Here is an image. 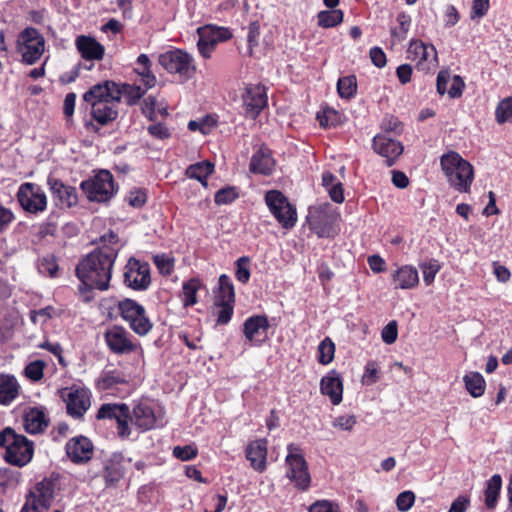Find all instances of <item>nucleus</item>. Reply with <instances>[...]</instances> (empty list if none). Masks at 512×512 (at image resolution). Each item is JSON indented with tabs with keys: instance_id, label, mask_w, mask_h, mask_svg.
I'll return each mask as SVG.
<instances>
[{
	"instance_id": "nucleus-1",
	"label": "nucleus",
	"mask_w": 512,
	"mask_h": 512,
	"mask_svg": "<svg viewBox=\"0 0 512 512\" xmlns=\"http://www.w3.org/2000/svg\"><path fill=\"white\" fill-rule=\"evenodd\" d=\"M95 250L84 257L76 267V275L89 289L107 290L112 269L120 251L118 235L113 231L102 235Z\"/></svg>"
},
{
	"instance_id": "nucleus-2",
	"label": "nucleus",
	"mask_w": 512,
	"mask_h": 512,
	"mask_svg": "<svg viewBox=\"0 0 512 512\" xmlns=\"http://www.w3.org/2000/svg\"><path fill=\"white\" fill-rule=\"evenodd\" d=\"M440 164L448 183L458 192H468L474 179L473 166L454 151L441 156Z\"/></svg>"
},
{
	"instance_id": "nucleus-3",
	"label": "nucleus",
	"mask_w": 512,
	"mask_h": 512,
	"mask_svg": "<svg viewBox=\"0 0 512 512\" xmlns=\"http://www.w3.org/2000/svg\"><path fill=\"white\" fill-rule=\"evenodd\" d=\"M0 447L5 449L6 462L14 466L23 467L33 458V442L24 435L17 434L12 428H5L0 433Z\"/></svg>"
},
{
	"instance_id": "nucleus-4",
	"label": "nucleus",
	"mask_w": 512,
	"mask_h": 512,
	"mask_svg": "<svg viewBox=\"0 0 512 512\" xmlns=\"http://www.w3.org/2000/svg\"><path fill=\"white\" fill-rule=\"evenodd\" d=\"M287 451L285 458L286 477L298 490H308L311 484V476L301 448L296 444H289Z\"/></svg>"
},
{
	"instance_id": "nucleus-5",
	"label": "nucleus",
	"mask_w": 512,
	"mask_h": 512,
	"mask_svg": "<svg viewBox=\"0 0 512 512\" xmlns=\"http://www.w3.org/2000/svg\"><path fill=\"white\" fill-rule=\"evenodd\" d=\"M16 51L23 63L33 65L45 51V39L36 28L27 27L18 34Z\"/></svg>"
},
{
	"instance_id": "nucleus-6",
	"label": "nucleus",
	"mask_w": 512,
	"mask_h": 512,
	"mask_svg": "<svg viewBox=\"0 0 512 512\" xmlns=\"http://www.w3.org/2000/svg\"><path fill=\"white\" fill-rule=\"evenodd\" d=\"M158 61L166 71L185 80L192 78L196 70L193 57L181 49L169 50L159 55Z\"/></svg>"
},
{
	"instance_id": "nucleus-7",
	"label": "nucleus",
	"mask_w": 512,
	"mask_h": 512,
	"mask_svg": "<svg viewBox=\"0 0 512 512\" xmlns=\"http://www.w3.org/2000/svg\"><path fill=\"white\" fill-rule=\"evenodd\" d=\"M265 202L279 224L285 229H291L297 222V212L288 199L277 190L268 191Z\"/></svg>"
},
{
	"instance_id": "nucleus-8",
	"label": "nucleus",
	"mask_w": 512,
	"mask_h": 512,
	"mask_svg": "<svg viewBox=\"0 0 512 512\" xmlns=\"http://www.w3.org/2000/svg\"><path fill=\"white\" fill-rule=\"evenodd\" d=\"M81 188L91 201L105 202L115 191L113 176L109 171L102 170L94 178L83 181Z\"/></svg>"
},
{
	"instance_id": "nucleus-9",
	"label": "nucleus",
	"mask_w": 512,
	"mask_h": 512,
	"mask_svg": "<svg viewBox=\"0 0 512 512\" xmlns=\"http://www.w3.org/2000/svg\"><path fill=\"white\" fill-rule=\"evenodd\" d=\"M122 318L129 323L130 328L138 335H146L152 328L143 306L131 299H125L118 305Z\"/></svg>"
},
{
	"instance_id": "nucleus-10",
	"label": "nucleus",
	"mask_w": 512,
	"mask_h": 512,
	"mask_svg": "<svg viewBox=\"0 0 512 512\" xmlns=\"http://www.w3.org/2000/svg\"><path fill=\"white\" fill-rule=\"evenodd\" d=\"M20 206L29 213L43 212L47 207V197L41 187L34 183H23L17 192Z\"/></svg>"
},
{
	"instance_id": "nucleus-11",
	"label": "nucleus",
	"mask_w": 512,
	"mask_h": 512,
	"mask_svg": "<svg viewBox=\"0 0 512 512\" xmlns=\"http://www.w3.org/2000/svg\"><path fill=\"white\" fill-rule=\"evenodd\" d=\"M129 417L130 411L126 404H103L97 412V419H114L117 422V432L121 438H128L131 435V429L128 424Z\"/></svg>"
},
{
	"instance_id": "nucleus-12",
	"label": "nucleus",
	"mask_w": 512,
	"mask_h": 512,
	"mask_svg": "<svg viewBox=\"0 0 512 512\" xmlns=\"http://www.w3.org/2000/svg\"><path fill=\"white\" fill-rule=\"evenodd\" d=\"M61 397L66 403L68 414L74 418H81L90 407L89 392L84 388H65L61 391Z\"/></svg>"
},
{
	"instance_id": "nucleus-13",
	"label": "nucleus",
	"mask_w": 512,
	"mask_h": 512,
	"mask_svg": "<svg viewBox=\"0 0 512 512\" xmlns=\"http://www.w3.org/2000/svg\"><path fill=\"white\" fill-rule=\"evenodd\" d=\"M124 273L125 284L134 290H145L150 285V268L146 262L130 258Z\"/></svg>"
},
{
	"instance_id": "nucleus-14",
	"label": "nucleus",
	"mask_w": 512,
	"mask_h": 512,
	"mask_svg": "<svg viewBox=\"0 0 512 512\" xmlns=\"http://www.w3.org/2000/svg\"><path fill=\"white\" fill-rule=\"evenodd\" d=\"M105 341L115 354H130L137 349L129 332L121 326H113L105 332Z\"/></svg>"
},
{
	"instance_id": "nucleus-15",
	"label": "nucleus",
	"mask_w": 512,
	"mask_h": 512,
	"mask_svg": "<svg viewBox=\"0 0 512 512\" xmlns=\"http://www.w3.org/2000/svg\"><path fill=\"white\" fill-rule=\"evenodd\" d=\"M83 99L89 105H95L98 102L106 103V101L121 100L119 84L109 80L95 84L84 93Z\"/></svg>"
},
{
	"instance_id": "nucleus-16",
	"label": "nucleus",
	"mask_w": 512,
	"mask_h": 512,
	"mask_svg": "<svg viewBox=\"0 0 512 512\" xmlns=\"http://www.w3.org/2000/svg\"><path fill=\"white\" fill-rule=\"evenodd\" d=\"M160 414H157L154 407L148 402H139L133 408L128 418V423L135 425L140 431H147L157 427Z\"/></svg>"
},
{
	"instance_id": "nucleus-17",
	"label": "nucleus",
	"mask_w": 512,
	"mask_h": 512,
	"mask_svg": "<svg viewBox=\"0 0 512 512\" xmlns=\"http://www.w3.org/2000/svg\"><path fill=\"white\" fill-rule=\"evenodd\" d=\"M243 104L246 113L255 118L267 105L266 88L260 84H250L245 88Z\"/></svg>"
},
{
	"instance_id": "nucleus-18",
	"label": "nucleus",
	"mask_w": 512,
	"mask_h": 512,
	"mask_svg": "<svg viewBox=\"0 0 512 512\" xmlns=\"http://www.w3.org/2000/svg\"><path fill=\"white\" fill-rule=\"evenodd\" d=\"M269 322L266 316L256 315L244 322V335L253 345H261L268 337Z\"/></svg>"
},
{
	"instance_id": "nucleus-19",
	"label": "nucleus",
	"mask_w": 512,
	"mask_h": 512,
	"mask_svg": "<svg viewBox=\"0 0 512 512\" xmlns=\"http://www.w3.org/2000/svg\"><path fill=\"white\" fill-rule=\"evenodd\" d=\"M408 58L417 62V66L421 70H429L430 66L427 62L434 63L437 61V51L433 45H426L422 41L414 40L410 42L407 50Z\"/></svg>"
},
{
	"instance_id": "nucleus-20",
	"label": "nucleus",
	"mask_w": 512,
	"mask_h": 512,
	"mask_svg": "<svg viewBox=\"0 0 512 512\" xmlns=\"http://www.w3.org/2000/svg\"><path fill=\"white\" fill-rule=\"evenodd\" d=\"M373 149L386 159L388 166H392L403 152L402 144L386 135H376L373 138Z\"/></svg>"
},
{
	"instance_id": "nucleus-21",
	"label": "nucleus",
	"mask_w": 512,
	"mask_h": 512,
	"mask_svg": "<svg viewBox=\"0 0 512 512\" xmlns=\"http://www.w3.org/2000/svg\"><path fill=\"white\" fill-rule=\"evenodd\" d=\"M66 453L72 462L84 463L93 456V444L87 437H74L67 442Z\"/></svg>"
},
{
	"instance_id": "nucleus-22",
	"label": "nucleus",
	"mask_w": 512,
	"mask_h": 512,
	"mask_svg": "<svg viewBox=\"0 0 512 512\" xmlns=\"http://www.w3.org/2000/svg\"><path fill=\"white\" fill-rule=\"evenodd\" d=\"M309 227L318 237H332L335 233L333 224L335 216L322 210L310 212L307 217Z\"/></svg>"
},
{
	"instance_id": "nucleus-23",
	"label": "nucleus",
	"mask_w": 512,
	"mask_h": 512,
	"mask_svg": "<svg viewBox=\"0 0 512 512\" xmlns=\"http://www.w3.org/2000/svg\"><path fill=\"white\" fill-rule=\"evenodd\" d=\"M121 100L106 101V103L91 104L92 119L100 126H107L114 122L119 115V104Z\"/></svg>"
},
{
	"instance_id": "nucleus-24",
	"label": "nucleus",
	"mask_w": 512,
	"mask_h": 512,
	"mask_svg": "<svg viewBox=\"0 0 512 512\" xmlns=\"http://www.w3.org/2000/svg\"><path fill=\"white\" fill-rule=\"evenodd\" d=\"M320 389L322 394L327 395L333 405H338L342 401L343 384L340 375L335 371H330L321 379Z\"/></svg>"
},
{
	"instance_id": "nucleus-25",
	"label": "nucleus",
	"mask_w": 512,
	"mask_h": 512,
	"mask_svg": "<svg viewBox=\"0 0 512 512\" xmlns=\"http://www.w3.org/2000/svg\"><path fill=\"white\" fill-rule=\"evenodd\" d=\"M48 185L53 196L57 199L58 206L71 207L77 203L75 188L67 186L55 178H48Z\"/></svg>"
},
{
	"instance_id": "nucleus-26",
	"label": "nucleus",
	"mask_w": 512,
	"mask_h": 512,
	"mask_svg": "<svg viewBox=\"0 0 512 512\" xmlns=\"http://www.w3.org/2000/svg\"><path fill=\"white\" fill-rule=\"evenodd\" d=\"M75 44L82 58L86 60H101L104 56V46L91 36H78Z\"/></svg>"
},
{
	"instance_id": "nucleus-27",
	"label": "nucleus",
	"mask_w": 512,
	"mask_h": 512,
	"mask_svg": "<svg viewBox=\"0 0 512 512\" xmlns=\"http://www.w3.org/2000/svg\"><path fill=\"white\" fill-rule=\"evenodd\" d=\"M250 171L262 175L272 174L275 168V160L272 157L271 150L267 147H260L252 156L250 161Z\"/></svg>"
},
{
	"instance_id": "nucleus-28",
	"label": "nucleus",
	"mask_w": 512,
	"mask_h": 512,
	"mask_svg": "<svg viewBox=\"0 0 512 512\" xmlns=\"http://www.w3.org/2000/svg\"><path fill=\"white\" fill-rule=\"evenodd\" d=\"M246 458L254 470L263 472L266 469L267 441L260 439L248 444Z\"/></svg>"
},
{
	"instance_id": "nucleus-29",
	"label": "nucleus",
	"mask_w": 512,
	"mask_h": 512,
	"mask_svg": "<svg viewBox=\"0 0 512 512\" xmlns=\"http://www.w3.org/2000/svg\"><path fill=\"white\" fill-rule=\"evenodd\" d=\"M49 424V419L43 410L39 408H30L24 415L23 426L29 434H39L44 432Z\"/></svg>"
},
{
	"instance_id": "nucleus-30",
	"label": "nucleus",
	"mask_w": 512,
	"mask_h": 512,
	"mask_svg": "<svg viewBox=\"0 0 512 512\" xmlns=\"http://www.w3.org/2000/svg\"><path fill=\"white\" fill-rule=\"evenodd\" d=\"M392 280L396 289H412L419 283L418 271L415 267L404 265L392 274Z\"/></svg>"
},
{
	"instance_id": "nucleus-31",
	"label": "nucleus",
	"mask_w": 512,
	"mask_h": 512,
	"mask_svg": "<svg viewBox=\"0 0 512 512\" xmlns=\"http://www.w3.org/2000/svg\"><path fill=\"white\" fill-rule=\"evenodd\" d=\"M19 384L14 376L0 374V404L8 405L19 394Z\"/></svg>"
},
{
	"instance_id": "nucleus-32",
	"label": "nucleus",
	"mask_w": 512,
	"mask_h": 512,
	"mask_svg": "<svg viewBox=\"0 0 512 512\" xmlns=\"http://www.w3.org/2000/svg\"><path fill=\"white\" fill-rule=\"evenodd\" d=\"M125 469L122 462L117 458H112L105 466L103 478L106 487H114L124 477Z\"/></svg>"
},
{
	"instance_id": "nucleus-33",
	"label": "nucleus",
	"mask_w": 512,
	"mask_h": 512,
	"mask_svg": "<svg viewBox=\"0 0 512 512\" xmlns=\"http://www.w3.org/2000/svg\"><path fill=\"white\" fill-rule=\"evenodd\" d=\"M199 36L208 40L215 46L223 41H226L231 38L232 34L230 30L226 27H219L215 25H206L204 27L198 28Z\"/></svg>"
},
{
	"instance_id": "nucleus-34",
	"label": "nucleus",
	"mask_w": 512,
	"mask_h": 512,
	"mask_svg": "<svg viewBox=\"0 0 512 512\" xmlns=\"http://www.w3.org/2000/svg\"><path fill=\"white\" fill-rule=\"evenodd\" d=\"M502 486V478L499 474L493 475L488 481L485 489V504L488 509H494Z\"/></svg>"
},
{
	"instance_id": "nucleus-35",
	"label": "nucleus",
	"mask_w": 512,
	"mask_h": 512,
	"mask_svg": "<svg viewBox=\"0 0 512 512\" xmlns=\"http://www.w3.org/2000/svg\"><path fill=\"white\" fill-rule=\"evenodd\" d=\"M235 301L234 287L231 279L226 275L222 274L219 277V291L216 296V304H233Z\"/></svg>"
},
{
	"instance_id": "nucleus-36",
	"label": "nucleus",
	"mask_w": 512,
	"mask_h": 512,
	"mask_svg": "<svg viewBox=\"0 0 512 512\" xmlns=\"http://www.w3.org/2000/svg\"><path fill=\"white\" fill-rule=\"evenodd\" d=\"M465 387L469 394L474 397H480L485 391V380L483 376L478 372H470L463 378Z\"/></svg>"
},
{
	"instance_id": "nucleus-37",
	"label": "nucleus",
	"mask_w": 512,
	"mask_h": 512,
	"mask_svg": "<svg viewBox=\"0 0 512 512\" xmlns=\"http://www.w3.org/2000/svg\"><path fill=\"white\" fill-rule=\"evenodd\" d=\"M214 164L208 161L198 162L190 165L186 170V175L189 178L196 179L201 182L204 186L207 185V177L213 172Z\"/></svg>"
},
{
	"instance_id": "nucleus-38",
	"label": "nucleus",
	"mask_w": 512,
	"mask_h": 512,
	"mask_svg": "<svg viewBox=\"0 0 512 512\" xmlns=\"http://www.w3.org/2000/svg\"><path fill=\"white\" fill-rule=\"evenodd\" d=\"M55 484L50 479H43L38 482L30 492L34 493L36 497H39L42 500V503H46L51 506L52 500L54 498Z\"/></svg>"
},
{
	"instance_id": "nucleus-39",
	"label": "nucleus",
	"mask_w": 512,
	"mask_h": 512,
	"mask_svg": "<svg viewBox=\"0 0 512 512\" xmlns=\"http://www.w3.org/2000/svg\"><path fill=\"white\" fill-rule=\"evenodd\" d=\"M343 17L344 14L339 9L320 11L317 15L318 25L323 28H332L342 23Z\"/></svg>"
},
{
	"instance_id": "nucleus-40",
	"label": "nucleus",
	"mask_w": 512,
	"mask_h": 512,
	"mask_svg": "<svg viewBox=\"0 0 512 512\" xmlns=\"http://www.w3.org/2000/svg\"><path fill=\"white\" fill-rule=\"evenodd\" d=\"M200 287L201 283L198 279H190L183 284L182 301L185 307L196 304V294Z\"/></svg>"
},
{
	"instance_id": "nucleus-41",
	"label": "nucleus",
	"mask_w": 512,
	"mask_h": 512,
	"mask_svg": "<svg viewBox=\"0 0 512 512\" xmlns=\"http://www.w3.org/2000/svg\"><path fill=\"white\" fill-rule=\"evenodd\" d=\"M125 377L117 371H108L102 375V377L98 380L97 385L99 389L109 390L113 389L119 384L126 383Z\"/></svg>"
},
{
	"instance_id": "nucleus-42",
	"label": "nucleus",
	"mask_w": 512,
	"mask_h": 512,
	"mask_svg": "<svg viewBox=\"0 0 512 512\" xmlns=\"http://www.w3.org/2000/svg\"><path fill=\"white\" fill-rule=\"evenodd\" d=\"M397 22L399 25L392 29L391 36L393 40L400 42L407 37L411 25V17L402 12L397 16Z\"/></svg>"
},
{
	"instance_id": "nucleus-43",
	"label": "nucleus",
	"mask_w": 512,
	"mask_h": 512,
	"mask_svg": "<svg viewBox=\"0 0 512 512\" xmlns=\"http://www.w3.org/2000/svg\"><path fill=\"white\" fill-rule=\"evenodd\" d=\"M496 121L499 124L512 123V96L499 102L495 111Z\"/></svg>"
},
{
	"instance_id": "nucleus-44",
	"label": "nucleus",
	"mask_w": 512,
	"mask_h": 512,
	"mask_svg": "<svg viewBox=\"0 0 512 512\" xmlns=\"http://www.w3.org/2000/svg\"><path fill=\"white\" fill-rule=\"evenodd\" d=\"M357 89V82L355 76H346L338 80L337 90L342 98H351L354 96Z\"/></svg>"
},
{
	"instance_id": "nucleus-45",
	"label": "nucleus",
	"mask_w": 512,
	"mask_h": 512,
	"mask_svg": "<svg viewBox=\"0 0 512 512\" xmlns=\"http://www.w3.org/2000/svg\"><path fill=\"white\" fill-rule=\"evenodd\" d=\"M318 361L323 364H329L333 358L335 353V345L330 338H325L318 346Z\"/></svg>"
},
{
	"instance_id": "nucleus-46",
	"label": "nucleus",
	"mask_w": 512,
	"mask_h": 512,
	"mask_svg": "<svg viewBox=\"0 0 512 512\" xmlns=\"http://www.w3.org/2000/svg\"><path fill=\"white\" fill-rule=\"evenodd\" d=\"M419 267L422 270L423 280L426 285H431L433 283L436 274L441 269V265L435 259H430L427 262H422L419 264Z\"/></svg>"
},
{
	"instance_id": "nucleus-47",
	"label": "nucleus",
	"mask_w": 512,
	"mask_h": 512,
	"mask_svg": "<svg viewBox=\"0 0 512 512\" xmlns=\"http://www.w3.org/2000/svg\"><path fill=\"white\" fill-rule=\"evenodd\" d=\"M119 90L121 92V97H127V103L129 105H134L145 93V89H142L140 86L123 84L119 85Z\"/></svg>"
},
{
	"instance_id": "nucleus-48",
	"label": "nucleus",
	"mask_w": 512,
	"mask_h": 512,
	"mask_svg": "<svg viewBox=\"0 0 512 512\" xmlns=\"http://www.w3.org/2000/svg\"><path fill=\"white\" fill-rule=\"evenodd\" d=\"M49 505L42 503V500L32 492L26 496L25 504L20 512H44L49 509Z\"/></svg>"
},
{
	"instance_id": "nucleus-49",
	"label": "nucleus",
	"mask_w": 512,
	"mask_h": 512,
	"mask_svg": "<svg viewBox=\"0 0 512 512\" xmlns=\"http://www.w3.org/2000/svg\"><path fill=\"white\" fill-rule=\"evenodd\" d=\"M236 279L246 284L250 279V259L248 257H240L236 261V271H235Z\"/></svg>"
},
{
	"instance_id": "nucleus-50",
	"label": "nucleus",
	"mask_w": 512,
	"mask_h": 512,
	"mask_svg": "<svg viewBox=\"0 0 512 512\" xmlns=\"http://www.w3.org/2000/svg\"><path fill=\"white\" fill-rule=\"evenodd\" d=\"M238 197V193L234 187H225L216 192L214 200L218 205H226L232 203Z\"/></svg>"
},
{
	"instance_id": "nucleus-51",
	"label": "nucleus",
	"mask_w": 512,
	"mask_h": 512,
	"mask_svg": "<svg viewBox=\"0 0 512 512\" xmlns=\"http://www.w3.org/2000/svg\"><path fill=\"white\" fill-rule=\"evenodd\" d=\"M154 264L162 275H170L174 268V261L172 258L161 254L153 257Z\"/></svg>"
},
{
	"instance_id": "nucleus-52",
	"label": "nucleus",
	"mask_w": 512,
	"mask_h": 512,
	"mask_svg": "<svg viewBox=\"0 0 512 512\" xmlns=\"http://www.w3.org/2000/svg\"><path fill=\"white\" fill-rule=\"evenodd\" d=\"M357 423L354 415H340L334 418L332 426L343 431H352Z\"/></svg>"
},
{
	"instance_id": "nucleus-53",
	"label": "nucleus",
	"mask_w": 512,
	"mask_h": 512,
	"mask_svg": "<svg viewBox=\"0 0 512 512\" xmlns=\"http://www.w3.org/2000/svg\"><path fill=\"white\" fill-rule=\"evenodd\" d=\"M415 502V494L412 491L401 492L396 498V506L399 511L407 512Z\"/></svg>"
},
{
	"instance_id": "nucleus-54",
	"label": "nucleus",
	"mask_w": 512,
	"mask_h": 512,
	"mask_svg": "<svg viewBox=\"0 0 512 512\" xmlns=\"http://www.w3.org/2000/svg\"><path fill=\"white\" fill-rule=\"evenodd\" d=\"M197 448L192 445L176 446L173 448V456L182 460L188 461L197 456Z\"/></svg>"
},
{
	"instance_id": "nucleus-55",
	"label": "nucleus",
	"mask_w": 512,
	"mask_h": 512,
	"mask_svg": "<svg viewBox=\"0 0 512 512\" xmlns=\"http://www.w3.org/2000/svg\"><path fill=\"white\" fill-rule=\"evenodd\" d=\"M378 367L374 361H369L365 366V371L362 376V383L364 385H372L378 381Z\"/></svg>"
},
{
	"instance_id": "nucleus-56",
	"label": "nucleus",
	"mask_w": 512,
	"mask_h": 512,
	"mask_svg": "<svg viewBox=\"0 0 512 512\" xmlns=\"http://www.w3.org/2000/svg\"><path fill=\"white\" fill-rule=\"evenodd\" d=\"M44 366V363L39 360L31 362L25 368V375L33 381H38L43 377Z\"/></svg>"
},
{
	"instance_id": "nucleus-57",
	"label": "nucleus",
	"mask_w": 512,
	"mask_h": 512,
	"mask_svg": "<svg viewBox=\"0 0 512 512\" xmlns=\"http://www.w3.org/2000/svg\"><path fill=\"white\" fill-rule=\"evenodd\" d=\"M397 335H398V330H397V323H396V321L389 322L383 328L382 333H381L382 340L386 344H393L396 341V339H397Z\"/></svg>"
},
{
	"instance_id": "nucleus-58",
	"label": "nucleus",
	"mask_w": 512,
	"mask_h": 512,
	"mask_svg": "<svg viewBox=\"0 0 512 512\" xmlns=\"http://www.w3.org/2000/svg\"><path fill=\"white\" fill-rule=\"evenodd\" d=\"M451 75L448 69H442L439 71L436 79L437 92L440 95L447 93V85L450 82Z\"/></svg>"
},
{
	"instance_id": "nucleus-59",
	"label": "nucleus",
	"mask_w": 512,
	"mask_h": 512,
	"mask_svg": "<svg viewBox=\"0 0 512 512\" xmlns=\"http://www.w3.org/2000/svg\"><path fill=\"white\" fill-rule=\"evenodd\" d=\"M490 7L489 0H474L472 5L471 19L482 18Z\"/></svg>"
},
{
	"instance_id": "nucleus-60",
	"label": "nucleus",
	"mask_w": 512,
	"mask_h": 512,
	"mask_svg": "<svg viewBox=\"0 0 512 512\" xmlns=\"http://www.w3.org/2000/svg\"><path fill=\"white\" fill-rule=\"evenodd\" d=\"M260 36V25L258 22H252L248 27L247 41L250 48V54H252L253 47L258 45V39Z\"/></svg>"
},
{
	"instance_id": "nucleus-61",
	"label": "nucleus",
	"mask_w": 512,
	"mask_h": 512,
	"mask_svg": "<svg viewBox=\"0 0 512 512\" xmlns=\"http://www.w3.org/2000/svg\"><path fill=\"white\" fill-rule=\"evenodd\" d=\"M309 512H339V507L328 500H321L312 504Z\"/></svg>"
},
{
	"instance_id": "nucleus-62",
	"label": "nucleus",
	"mask_w": 512,
	"mask_h": 512,
	"mask_svg": "<svg viewBox=\"0 0 512 512\" xmlns=\"http://www.w3.org/2000/svg\"><path fill=\"white\" fill-rule=\"evenodd\" d=\"M465 87V83L463 79L459 75H454L452 78L451 87L448 89L447 93L451 98H459Z\"/></svg>"
},
{
	"instance_id": "nucleus-63",
	"label": "nucleus",
	"mask_w": 512,
	"mask_h": 512,
	"mask_svg": "<svg viewBox=\"0 0 512 512\" xmlns=\"http://www.w3.org/2000/svg\"><path fill=\"white\" fill-rule=\"evenodd\" d=\"M220 307V310L218 312V318L217 323L220 325L227 324L233 314V304L226 303V304H217Z\"/></svg>"
},
{
	"instance_id": "nucleus-64",
	"label": "nucleus",
	"mask_w": 512,
	"mask_h": 512,
	"mask_svg": "<svg viewBox=\"0 0 512 512\" xmlns=\"http://www.w3.org/2000/svg\"><path fill=\"white\" fill-rule=\"evenodd\" d=\"M470 504V500L466 496L457 497L451 504L448 512H465Z\"/></svg>"
}]
</instances>
